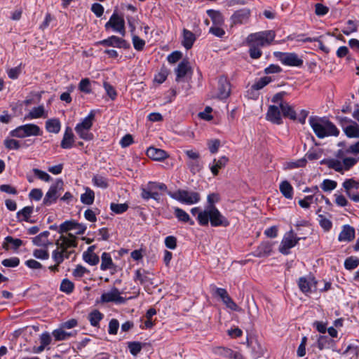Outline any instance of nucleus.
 Masks as SVG:
<instances>
[{
    "mask_svg": "<svg viewBox=\"0 0 359 359\" xmlns=\"http://www.w3.org/2000/svg\"><path fill=\"white\" fill-rule=\"evenodd\" d=\"M357 155L359 154V140L350 144L346 149H339L335 158H324L320 161V165H325L336 172L344 173L351 170L359 161V157L347 156L348 154Z\"/></svg>",
    "mask_w": 359,
    "mask_h": 359,
    "instance_id": "nucleus-1",
    "label": "nucleus"
},
{
    "mask_svg": "<svg viewBox=\"0 0 359 359\" xmlns=\"http://www.w3.org/2000/svg\"><path fill=\"white\" fill-rule=\"evenodd\" d=\"M276 37L273 30H266L250 34L246 39L249 55L252 59H259L262 55V48L269 46Z\"/></svg>",
    "mask_w": 359,
    "mask_h": 359,
    "instance_id": "nucleus-2",
    "label": "nucleus"
},
{
    "mask_svg": "<svg viewBox=\"0 0 359 359\" xmlns=\"http://www.w3.org/2000/svg\"><path fill=\"white\" fill-rule=\"evenodd\" d=\"M196 220L202 226H208L209 222L212 227H227L230 225L229 220L222 214L217 208L203 209L198 214Z\"/></svg>",
    "mask_w": 359,
    "mask_h": 359,
    "instance_id": "nucleus-3",
    "label": "nucleus"
},
{
    "mask_svg": "<svg viewBox=\"0 0 359 359\" xmlns=\"http://www.w3.org/2000/svg\"><path fill=\"white\" fill-rule=\"evenodd\" d=\"M309 123L318 138L338 136L339 134V130L336 126L326 117L311 116Z\"/></svg>",
    "mask_w": 359,
    "mask_h": 359,
    "instance_id": "nucleus-4",
    "label": "nucleus"
},
{
    "mask_svg": "<svg viewBox=\"0 0 359 359\" xmlns=\"http://www.w3.org/2000/svg\"><path fill=\"white\" fill-rule=\"evenodd\" d=\"M168 195L180 203L188 205L197 204L201 199V194L198 192L186 189L168 191Z\"/></svg>",
    "mask_w": 359,
    "mask_h": 359,
    "instance_id": "nucleus-5",
    "label": "nucleus"
},
{
    "mask_svg": "<svg viewBox=\"0 0 359 359\" xmlns=\"http://www.w3.org/2000/svg\"><path fill=\"white\" fill-rule=\"evenodd\" d=\"M77 244V238L76 236L72 233H68L67 236L61 235L55 242L57 247L63 250V260L70 257L71 255L74 252V250L69 249L76 248Z\"/></svg>",
    "mask_w": 359,
    "mask_h": 359,
    "instance_id": "nucleus-6",
    "label": "nucleus"
},
{
    "mask_svg": "<svg viewBox=\"0 0 359 359\" xmlns=\"http://www.w3.org/2000/svg\"><path fill=\"white\" fill-rule=\"evenodd\" d=\"M94 119L95 112L94 111H91L81 123L76 126L75 131L80 138L86 141L93 140V135L90 130L92 128Z\"/></svg>",
    "mask_w": 359,
    "mask_h": 359,
    "instance_id": "nucleus-7",
    "label": "nucleus"
},
{
    "mask_svg": "<svg viewBox=\"0 0 359 359\" xmlns=\"http://www.w3.org/2000/svg\"><path fill=\"white\" fill-rule=\"evenodd\" d=\"M167 190V186L163 183L149 182L141 188V197L144 200L152 198L155 201L160 199L158 191Z\"/></svg>",
    "mask_w": 359,
    "mask_h": 359,
    "instance_id": "nucleus-8",
    "label": "nucleus"
},
{
    "mask_svg": "<svg viewBox=\"0 0 359 359\" xmlns=\"http://www.w3.org/2000/svg\"><path fill=\"white\" fill-rule=\"evenodd\" d=\"M41 128L36 124L27 123L20 126L12 130L9 135L13 137L25 138L29 136H38L41 135Z\"/></svg>",
    "mask_w": 359,
    "mask_h": 359,
    "instance_id": "nucleus-9",
    "label": "nucleus"
},
{
    "mask_svg": "<svg viewBox=\"0 0 359 359\" xmlns=\"http://www.w3.org/2000/svg\"><path fill=\"white\" fill-rule=\"evenodd\" d=\"M274 56L285 66L301 67L304 60L296 53L276 51Z\"/></svg>",
    "mask_w": 359,
    "mask_h": 359,
    "instance_id": "nucleus-10",
    "label": "nucleus"
},
{
    "mask_svg": "<svg viewBox=\"0 0 359 359\" xmlns=\"http://www.w3.org/2000/svg\"><path fill=\"white\" fill-rule=\"evenodd\" d=\"M318 282L316 280L315 277L312 275L300 277L298 280V286L301 292L306 295L318 291Z\"/></svg>",
    "mask_w": 359,
    "mask_h": 359,
    "instance_id": "nucleus-11",
    "label": "nucleus"
},
{
    "mask_svg": "<svg viewBox=\"0 0 359 359\" xmlns=\"http://www.w3.org/2000/svg\"><path fill=\"white\" fill-rule=\"evenodd\" d=\"M299 240L300 238H298L292 230L286 232L280 242L279 251L283 255H288L290 250L294 248Z\"/></svg>",
    "mask_w": 359,
    "mask_h": 359,
    "instance_id": "nucleus-12",
    "label": "nucleus"
},
{
    "mask_svg": "<svg viewBox=\"0 0 359 359\" xmlns=\"http://www.w3.org/2000/svg\"><path fill=\"white\" fill-rule=\"evenodd\" d=\"M63 181L57 180V181L50 186L43 200V205L48 206L56 202L60 194V191L63 189Z\"/></svg>",
    "mask_w": 359,
    "mask_h": 359,
    "instance_id": "nucleus-13",
    "label": "nucleus"
},
{
    "mask_svg": "<svg viewBox=\"0 0 359 359\" xmlns=\"http://www.w3.org/2000/svg\"><path fill=\"white\" fill-rule=\"evenodd\" d=\"M281 112L279 107L270 105L266 114V118L274 124L280 125L283 123Z\"/></svg>",
    "mask_w": 359,
    "mask_h": 359,
    "instance_id": "nucleus-14",
    "label": "nucleus"
},
{
    "mask_svg": "<svg viewBox=\"0 0 359 359\" xmlns=\"http://www.w3.org/2000/svg\"><path fill=\"white\" fill-rule=\"evenodd\" d=\"M250 16V11L248 8H242L236 11L231 17L233 25H242L248 22Z\"/></svg>",
    "mask_w": 359,
    "mask_h": 359,
    "instance_id": "nucleus-15",
    "label": "nucleus"
},
{
    "mask_svg": "<svg viewBox=\"0 0 359 359\" xmlns=\"http://www.w3.org/2000/svg\"><path fill=\"white\" fill-rule=\"evenodd\" d=\"M215 293L219 296L226 306L232 311H238V306L228 294L227 291L224 288H216Z\"/></svg>",
    "mask_w": 359,
    "mask_h": 359,
    "instance_id": "nucleus-16",
    "label": "nucleus"
},
{
    "mask_svg": "<svg viewBox=\"0 0 359 359\" xmlns=\"http://www.w3.org/2000/svg\"><path fill=\"white\" fill-rule=\"evenodd\" d=\"M229 162V158L222 156L219 158H214L213 161L209 164L208 167L214 176L218 175L219 170L225 168L227 163Z\"/></svg>",
    "mask_w": 359,
    "mask_h": 359,
    "instance_id": "nucleus-17",
    "label": "nucleus"
},
{
    "mask_svg": "<svg viewBox=\"0 0 359 359\" xmlns=\"http://www.w3.org/2000/svg\"><path fill=\"white\" fill-rule=\"evenodd\" d=\"M231 92L230 83L224 76H221L218 81V97L220 99L227 98Z\"/></svg>",
    "mask_w": 359,
    "mask_h": 359,
    "instance_id": "nucleus-18",
    "label": "nucleus"
},
{
    "mask_svg": "<svg viewBox=\"0 0 359 359\" xmlns=\"http://www.w3.org/2000/svg\"><path fill=\"white\" fill-rule=\"evenodd\" d=\"M273 250V243L269 241H264L254 251L253 255L257 257H265L271 255Z\"/></svg>",
    "mask_w": 359,
    "mask_h": 359,
    "instance_id": "nucleus-19",
    "label": "nucleus"
},
{
    "mask_svg": "<svg viewBox=\"0 0 359 359\" xmlns=\"http://www.w3.org/2000/svg\"><path fill=\"white\" fill-rule=\"evenodd\" d=\"M146 154L149 158L157 161H163L168 157L165 151L153 147L148 148Z\"/></svg>",
    "mask_w": 359,
    "mask_h": 359,
    "instance_id": "nucleus-20",
    "label": "nucleus"
},
{
    "mask_svg": "<svg viewBox=\"0 0 359 359\" xmlns=\"http://www.w3.org/2000/svg\"><path fill=\"white\" fill-rule=\"evenodd\" d=\"M355 238V229L350 225H344L339 234L338 240L340 242H350Z\"/></svg>",
    "mask_w": 359,
    "mask_h": 359,
    "instance_id": "nucleus-21",
    "label": "nucleus"
},
{
    "mask_svg": "<svg viewBox=\"0 0 359 359\" xmlns=\"http://www.w3.org/2000/svg\"><path fill=\"white\" fill-rule=\"evenodd\" d=\"M134 280L144 286H147L153 283L151 278L149 276V272L144 269H137L135 271Z\"/></svg>",
    "mask_w": 359,
    "mask_h": 359,
    "instance_id": "nucleus-22",
    "label": "nucleus"
},
{
    "mask_svg": "<svg viewBox=\"0 0 359 359\" xmlns=\"http://www.w3.org/2000/svg\"><path fill=\"white\" fill-rule=\"evenodd\" d=\"M74 144V135L70 127H67L61 141L60 147L62 149H71Z\"/></svg>",
    "mask_w": 359,
    "mask_h": 359,
    "instance_id": "nucleus-23",
    "label": "nucleus"
},
{
    "mask_svg": "<svg viewBox=\"0 0 359 359\" xmlns=\"http://www.w3.org/2000/svg\"><path fill=\"white\" fill-rule=\"evenodd\" d=\"M196 41L195 34L191 31L184 29L182 32V44L187 49L191 48Z\"/></svg>",
    "mask_w": 359,
    "mask_h": 359,
    "instance_id": "nucleus-24",
    "label": "nucleus"
},
{
    "mask_svg": "<svg viewBox=\"0 0 359 359\" xmlns=\"http://www.w3.org/2000/svg\"><path fill=\"white\" fill-rule=\"evenodd\" d=\"M55 341H64L67 340L71 337H75L77 334V332L74 330L71 332H66L65 329L60 328L53 330L52 333Z\"/></svg>",
    "mask_w": 359,
    "mask_h": 359,
    "instance_id": "nucleus-25",
    "label": "nucleus"
},
{
    "mask_svg": "<svg viewBox=\"0 0 359 359\" xmlns=\"http://www.w3.org/2000/svg\"><path fill=\"white\" fill-rule=\"evenodd\" d=\"M190 69L189 62L187 60H183L180 62L175 69L176 81H181V79L186 76Z\"/></svg>",
    "mask_w": 359,
    "mask_h": 359,
    "instance_id": "nucleus-26",
    "label": "nucleus"
},
{
    "mask_svg": "<svg viewBox=\"0 0 359 359\" xmlns=\"http://www.w3.org/2000/svg\"><path fill=\"white\" fill-rule=\"evenodd\" d=\"M174 214L179 222L188 223L190 225L194 224V221L190 217L189 215L183 209L178 207L173 208Z\"/></svg>",
    "mask_w": 359,
    "mask_h": 359,
    "instance_id": "nucleus-27",
    "label": "nucleus"
},
{
    "mask_svg": "<svg viewBox=\"0 0 359 359\" xmlns=\"http://www.w3.org/2000/svg\"><path fill=\"white\" fill-rule=\"evenodd\" d=\"M343 131L348 138H359V125L354 121L344 126Z\"/></svg>",
    "mask_w": 359,
    "mask_h": 359,
    "instance_id": "nucleus-28",
    "label": "nucleus"
},
{
    "mask_svg": "<svg viewBox=\"0 0 359 359\" xmlns=\"http://www.w3.org/2000/svg\"><path fill=\"white\" fill-rule=\"evenodd\" d=\"M114 32L125 36V21L123 17L118 15L114 13Z\"/></svg>",
    "mask_w": 359,
    "mask_h": 359,
    "instance_id": "nucleus-29",
    "label": "nucleus"
},
{
    "mask_svg": "<svg viewBox=\"0 0 359 359\" xmlns=\"http://www.w3.org/2000/svg\"><path fill=\"white\" fill-rule=\"evenodd\" d=\"M48 116L47 113L45 112L44 107L40 105L36 107H34L25 117V119H35L41 117L46 118Z\"/></svg>",
    "mask_w": 359,
    "mask_h": 359,
    "instance_id": "nucleus-30",
    "label": "nucleus"
},
{
    "mask_svg": "<svg viewBox=\"0 0 359 359\" xmlns=\"http://www.w3.org/2000/svg\"><path fill=\"white\" fill-rule=\"evenodd\" d=\"M94 249V245L90 246L83 255L84 261L92 266L96 265L100 261L99 257L93 252Z\"/></svg>",
    "mask_w": 359,
    "mask_h": 359,
    "instance_id": "nucleus-31",
    "label": "nucleus"
},
{
    "mask_svg": "<svg viewBox=\"0 0 359 359\" xmlns=\"http://www.w3.org/2000/svg\"><path fill=\"white\" fill-rule=\"evenodd\" d=\"M46 129L48 132L57 134L61 129V123L58 118H50L46 122Z\"/></svg>",
    "mask_w": 359,
    "mask_h": 359,
    "instance_id": "nucleus-32",
    "label": "nucleus"
},
{
    "mask_svg": "<svg viewBox=\"0 0 359 359\" xmlns=\"http://www.w3.org/2000/svg\"><path fill=\"white\" fill-rule=\"evenodd\" d=\"M280 108L285 117H288L292 120H295L297 118L296 111L287 102H282L280 104Z\"/></svg>",
    "mask_w": 359,
    "mask_h": 359,
    "instance_id": "nucleus-33",
    "label": "nucleus"
},
{
    "mask_svg": "<svg viewBox=\"0 0 359 359\" xmlns=\"http://www.w3.org/2000/svg\"><path fill=\"white\" fill-rule=\"evenodd\" d=\"M33 206H26L17 212L18 222H29V218L33 212Z\"/></svg>",
    "mask_w": 359,
    "mask_h": 359,
    "instance_id": "nucleus-34",
    "label": "nucleus"
},
{
    "mask_svg": "<svg viewBox=\"0 0 359 359\" xmlns=\"http://www.w3.org/2000/svg\"><path fill=\"white\" fill-rule=\"evenodd\" d=\"M208 16L211 18L212 21V25H223L224 23V18L222 14L218 11L215 10H208L207 11Z\"/></svg>",
    "mask_w": 359,
    "mask_h": 359,
    "instance_id": "nucleus-35",
    "label": "nucleus"
},
{
    "mask_svg": "<svg viewBox=\"0 0 359 359\" xmlns=\"http://www.w3.org/2000/svg\"><path fill=\"white\" fill-rule=\"evenodd\" d=\"M50 232L45 231L32 238V243L36 246H46L48 243Z\"/></svg>",
    "mask_w": 359,
    "mask_h": 359,
    "instance_id": "nucleus-36",
    "label": "nucleus"
},
{
    "mask_svg": "<svg viewBox=\"0 0 359 359\" xmlns=\"http://www.w3.org/2000/svg\"><path fill=\"white\" fill-rule=\"evenodd\" d=\"M280 191L287 199H292L293 196V188L286 180L283 181L279 186Z\"/></svg>",
    "mask_w": 359,
    "mask_h": 359,
    "instance_id": "nucleus-37",
    "label": "nucleus"
},
{
    "mask_svg": "<svg viewBox=\"0 0 359 359\" xmlns=\"http://www.w3.org/2000/svg\"><path fill=\"white\" fill-rule=\"evenodd\" d=\"M333 344L334 341L325 335H320L317 339V347L320 351L330 348Z\"/></svg>",
    "mask_w": 359,
    "mask_h": 359,
    "instance_id": "nucleus-38",
    "label": "nucleus"
},
{
    "mask_svg": "<svg viewBox=\"0 0 359 359\" xmlns=\"http://www.w3.org/2000/svg\"><path fill=\"white\" fill-rule=\"evenodd\" d=\"M104 315L97 309H94L88 316L90 323L93 327H98L100 321L103 318Z\"/></svg>",
    "mask_w": 359,
    "mask_h": 359,
    "instance_id": "nucleus-39",
    "label": "nucleus"
},
{
    "mask_svg": "<svg viewBox=\"0 0 359 359\" xmlns=\"http://www.w3.org/2000/svg\"><path fill=\"white\" fill-rule=\"evenodd\" d=\"M342 187L345 190L346 195L352 193V189H359V182L353 178L346 179L342 184Z\"/></svg>",
    "mask_w": 359,
    "mask_h": 359,
    "instance_id": "nucleus-40",
    "label": "nucleus"
},
{
    "mask_svg": "<svg viewBox=\"0 0 359 359\" xmlns=\"http://www.w3.org/2000/svg\"><path fill=\"white\" fill-rule=\"evenodd\" d=\"M85 190V193L81 195V201L85 205H92L95 200V193L88 187H86Z\"/></svg>",
    "mask_w": 359,
    "mask_h": 359,
    "instance_id": "nucleus-41",
    "label": "nucleus"
},
{
    "mask_svg": "<svg viewBox=\"0 0 359 359\" xmlns=\"http://www.w3.org/2000/svg\"><path fill=\"white\" fill-rule=\"evenodd\" d=\"M9 244L12 245L11 248L13 250H17L23 244V242L19 238H14L12 236H8L5 238V243L3 245L4 248L8 250Z\"/></svg>",
    "mask_w": 359,
    "mask_h": 359,
    "instance_id": "nucleus-42",
    "label": "nucleus"
},
{
    "mask_svg": "<svg viewBox=\"0 0 359 359\" xmlns=\"http://www.w3.org/2000/svg\"><path fill=\"white\" fill-rule=\"evenodd\" d=\"M306 165V158H302L296 161L286 162L284 164V169L285 170H292L299 168L305 167Z\"/></svg>",
    "mask_w": 359,
    "mask_h": 359,
    "instance_id": "nucleus-43",
    "label": "nucleus"
},
{
    "mask_svg": "<svg viewBox=\"0 0 359 359\" xmlns=\"http://www.w3.org/2000/svg\"><path fill=\"white\" fill-rule=\"evenodd\" d=\"M187 164L190 172L194 175L199 172L203 168V163L201 162L200 158L188 160Z\"/></svg>",
    "mask_w": 359,
    "mask_h": 359,
    "instance_id": "nucleus-44",
    "label": "nucleus"
},
{
    "mask_svg": "<svg viewBox=\"0 0 359 359\" xmlns=\"http://www.w3.org/2000/svg\"><path fill=\"white\" fill-rule=\"evenodd\" d=\"M323 151L321 149L318 148H311L305 154V157L307 160L313 161L318 160L322 157Z\"/></svg>",
    "mask_w": 359,
    "mask_h": 359,
    "instance_id": "nucleus-45",
    "label": "nucleus"
},
{
    "mask_svg": "<svg viewBox=\"0 0 359 359\" xmlns=\"http://www.w3.org/2000/svg\"><path fill=\"white\" fill-rule=\"evenodd\" d=\"M75 220H67L62 223L58 228V233L63 235L65 233H67L70 231H73L75 229Z\"/></svg>",
    "mask_w": 359,
    "mask_h": 359,
    "instance_id": "nucleus-46",
    "label": "nucleus"
},
{
    "mask_svg": "<svg viewBox=\"0 0 359 359\" xmlns=\"http://www.w3.org/2000/svg\"><path fill=\"white\" fill-rule=\"evenodd\" d=\"M220 200L219 195L216 193H212L207 196V204L204 209H211L212 208H217L215 204Z\"/></svg>",
    "mask_w": 359,
    "mask_h": 359,
    "instance_id": "nucleus-47",
    "label": "nucleus"
},
{
    "mask_svg": "<svg viewBox=\"0 0 359 359\" xmlns=\"http://www.w3.org/2000/svg\"><path fill=\"white\" fill-rule=\"evenodd\" d=\"M74 289V284L69 279H63L60 287V290L66 294H71Z\"/></svg>",
    "mask_w": 359,
    "mask_h": 359,
    "instance_id": "nucleus-48",
    "label": "nucleus"
},
{
    "mask_svg": "<svg viewBox=\"0 0 359 359\" xmlns=\"http://www.w3.org/2000/svg\"><path fill=\"white\" fill-rule=\"evenodd\" d=\"M337 186V182L334 180L325 179L320 184L321 189L326 192H330L335 189Z\"/></svg>",
    "mask_w": 359,
    "mask_h": 359,
    "instance_id": "nucleus-49",
    "label": "nucleus"
},
{
    "mask_svg": "<svg viewBox=\"0 0 359 359\" xmlns=\"http://www.w3.org/2000/svg\"><path fill=\"white\" fill-rule=\"evenodd\" d=\"M102 263L100 265V269L102 270H106L110 269L112 266V261L111 258V255L109 253L103 252L101 257Z\"/></svg>",
    "mask_w": 359,
    "mask_h": 359,
    "instance_id": "nucleus-50",
    "label": "nucleus"
},
{
    "mask_svg": "<svg viewBox=\"0 0 359 359\" xmlns=\"http://www.w3.org/2000/svg\"><path fill=\"white\" fill-rule=\"evenodd\" d=\"M93 182L94 185L102 189H105L109 185L108 180L106 177L99 175L94 176L93 178Z\"/></svg>",
    "mask_w": 359,
    "mask_h": 359,
    "instance_id": "nucleus-51",
    "label": "nucleus"
},
{
    "mask_svg": "<svg viewBox=\"0 0 359 359\" xmlns=\"http://www.w3.org/2000/svg\"><path fill=\"white\" fill-rule=\"evenodd\" d=\"M79 89L86 94L90 93L92 89L90 79L88 78L81 79L79 84Z\"/></svg>",
    "mask_w": 359,
    "mask_h": 359,
    "instance_id": "nucleus-52",
    "label": "nucleus"
},
{
    "mask_svg": "<svg viewBox=\"0 0 359 359\" xmlns=\"http://www.w3.org/2000/svg\"><path fill=\"white\" fill-rule=\"evenodd\" d=\"M359 265V259L355 257H349L344 262V267L347 270H353Z\"/></svg>",
    "mask_w": 359,
    "mask_h": 359,
    "instance_id": "nucleus-53",
    "label": "nucleus"
},
{
    "mask_svg": "<svg viewBox=\"0 0 359 359\" xmlns=\"http://www.w3.org/2000/svg\"><path fill=\"white\" fill-rule=\"evenodd\" d=\"M114 47L123 49H129L130 48V44L129 42H128L123 38L114 36Z\"/></svg>",
    "mask_w": 359,
    "mask_h": 359,
    "instance_id": "nucleus-54",
    "label": "nucleus"
},
{
    "mask_svg": "<svg viewBox=\"0 0 359 359\" xmlns=\"http://www.w3.org/2000/svg\"><path fill=\"white\" fill-rule=\"evenodd\" d=\"M271 79L269 76H264L260 78L258 81H257L253 85L252 88L255 90H260L265 87L267 84H269L271 81Z\"/></svg>",
    "mask_w": 359,
    "mask_h": 359,
    "instance_id": "nucleus-55",
    "label": "nucleus"
},
{
    "mask_svg": "<svg viewBox=\"0 0 359 359\" xmlns=\"http://www.w3.org/2000/svg\"><path fill=\"white\" fill-rule=\"evenodd\" d=\"M132 41L134 48L137 51H141L144 49L145 46L144 40L140 39L137 35L132 36Z\"/></svg>",
    "mask_w": 359,
    "mask_h": 359,
    "instance_id": "nucleus-56",
    "label": "nucleus"
},
{
    "mask_svg": "<svg viewBox=\"0 0 359 359\" xmlns=\"http://www.w3.org/2000/svg\"><path fill=\"white\" fill-rule=\"evenodd\" d=\"M233 351L230 348L222 347V346L216 347L214 348V353L215 354L222 355L223 357L229 358H231Z\"/></svg>",
    "mask_w": 359,
    "mask_h": 359,
    "instance_id": "nucleus-57",
    "label": "nucleus"
},
{
    "mask_svg": "<svg viewBox=\"0 0 359 359\" xmlns=\"http://www.w3.org/2000/svg\"><path fill=\"white\" fill-rule=\"evenodd\" d=\"M128 347L132 355H137L141 351L142 346L140 342L133 341L128 343Z\"/></svg>",
    "mask_w": 359,
    "mask_h": 359,
    "instance_id": "nucleus-58",
    "label": "nucleus"
},
{
    "mask_svg": "<svg viewBox=\"0 0 359 359\" xmlns=\"http://www.w3.org/2000/svg\"><path fill=\"white\" fill-rule=\"evenodd\" d=\"M4 144L6 148H7L8 149L18 150L20 148V144L19 141L15 139L6 138L4 140Z\"/></svg>",
    "mask_w": 359,
    "mask_h": 359,
    "instance_id": "nucleus-59",
    "label": "nucleus"
},
{
    "mask_svg": "<svg viewBox=\"0 0 359 359\" xmlns=\"http://www.w3.org/2000/svg\"><path fill=\"white\" fill-rule=\"evenodd\" d=\"M62 252L63 250L62 248L57 247L52 252V258L57 265H60L63 262Z\"/></svg>",
    "mask_w": 359,
    "mask_h": 359,
    "instance_id": "nucleus-60",
    "label": "nucleus"
},
{
    "mask_svg": "<svg viewBox=\"0 0 359 359\" xmlns=\"http://www.w3.org/2000/svg\"><path fill=\"white\" fill-rule=\"evenodd\" d=\"M1 264L5 267H16L20 264V259L16 257L5 259Z\"/></svg>",
    "mask_w": 359,
    "mask_h": 359,
    "instance_id": "nucleus-61",
    "label": "nucleus"
},
{
    "mask_svg": "<svg viewBox=\"0 0 359 359\" xmlns=\"http://www.w3.org/2000/svg\"><path fill=\"white\" fill-rule=\"evenodd\" d=\"M329 11V8L322 4H315V13L318 16H324L328 13Z\"/></svg>",
    "mask_w": 359,
    "mask_h": 359,
    "instance_id": "nucleus-62",
    "label": "nucleus"
},
{
    "mask_svg": "<svg viewBox=\"0 0 359 359\" xmlns=\"http://www.w3.org/2000/svg\"><path fill=\"white\" fill-rule=\"evenodd\" d=\"M222 25H212L210 27L209 32L215 36L222 38L225 34V31L222 28Z\"/></svg>",
    "mask_w": 359,
    "mask_h": 359,
    "instance_id": "nucleus-63",
    "label": "nucleus"
},
{
    "mask_svg": "<svg viewBox=\"0 0 359 359\" xmlns=\"http://www.w3.org/2000/svg\"><path fill=\"white\" fill-rule=\"evenodd\" d=\"M208 147L211 154H216L220 147V141L217 139L210 140L208 142Z\"/></svg>",
    "mask_w": 359,
    "mask_h": 359,
    "instance_id": "nucleus-64",
    "label": "nucleus"
}]
</instances>
